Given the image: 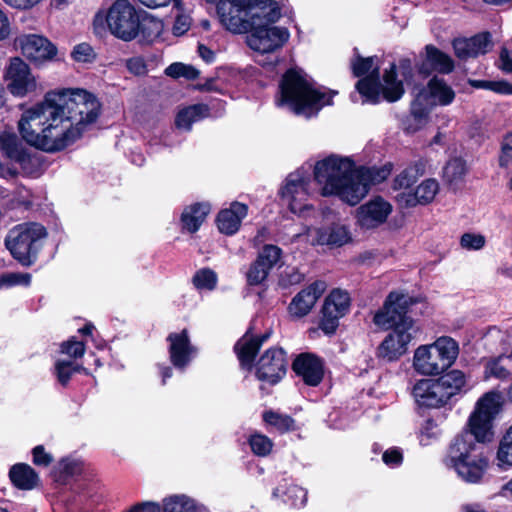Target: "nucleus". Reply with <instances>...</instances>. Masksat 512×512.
Returning <instances> with one entry per match:
<instances>
[{
    "label": "nucleus",
    "instance_id": "1",
    "mask_svg": "<svg viewBox=\"0 0 512 512\" xmlns=\"http://www.w3.org/2000/svg\"><path fill=\"white\" fill-rule=\"evenodd\" d=\"M502 403V395L497 391H489L479 398L468 419L469 431L458 435L447 450L443 464L466 483L481 482L488 469V458L476 442L492 439L493 421Z\"/></svg>",
    "mask_w": 512,
    "mask_h": 512
},
{
    "label": "nucleus",
    "instance_id": "2",
    "mask_svg": "<svg viewBox=\"0 0 512 512\" xmlns=\"http://www.w3.org/2000/svg\"><path fill=\"white\" fill-rule=\"evenodd\" d=\"M410 298L398 292H391L382 309L374 315V323L392 331L384 338L377 350V356L388 362L403 356L409 344L416 338L419 328L407 315Z\"/></svg>",
    "mask_w": 512,
    "mask_h": 512
},
{
    "label": "nucleus",
    "instance_id": "3",
    "mask_svg": "<svg viewBox=\"0 0 512 512\" xmlns=\"http://www.w3.org/2000/svg\"><path fill=\"white\" fill-rule=\"evenodd\" d=\"M336 94L337 91L315 84L302 69L291 68L281 79L275 102L278 107L309 119L331 105Z\"/></svg>",
    "mask_w": 512,
    "mask_h": 512
},
{
    "label": "nucleus",
    "instance_id": "4",
    "mask_svg": "<svg viewBox=\"0 0 512 512\" xmlns=\"http://www.w3.org/2000/svg\"><path fill=\"white\" fill-rule=\"evenodd\" d=\"M356 165L352 158L331 154L314 165L313 176L323 196H336L349 205L363 199L364 188L355 183Z\"/></svg>",
    "mask_w": 512,
    "mask_h": 512
},
{
    "label": "nucleus",
    "instance_id": "5",
    "mask_svg": "<svg viewBox=\"0 0 512 512\" xmlns=\"http://www.w3.org/2000/svg\"><path fill=\"white\" fill-rule=\"evenodd\" d=\"M217 14L228 31L242 34L251 28L273 26L281 18V8L275 0H220Z\"/></svg>",
    "mask_w": 512,
    "mask_h": 512
},
{
    "label": "nucleus",
    "instance_id": "6",
    "mask_svg": "<svg viewBox=\"0 0 512 512\" xmlns=\"http://www.w3.org/2000/svg\"><path fill=\"white\" fill-rule=\"evenodd\" d=\"M375 57L357 56L351 67L356 77L366 75L356 84V89L363 98V103H378L382 95L388 102L398 101L404 94L403 81L398 79L396 65L390 64L383 72L382 82L379 80V66Z\"/></svg>",
    "mask_w": 512,
    "mask_h": 512
},
{
    "label": "nucleus",
    "instance_id": "7",
    "mask_svg": "<svg viewBox=\"0 0 512 512\" xmlns=\"http://www.w3.org/2000/svg\"><path fill=\"white\" fill-rule=\"evenodd\" d=\"M101 105L91 92L81 88H66V146L79 139L96 122Z\"/></svg>",
    "mask_w": 512,
    "mask_h": 512
},
{
    "label": "nucleus",
    "instance_id": "8",
    "mask_svg": "<svg viewBox=\"0 0 512 512\" xmlns=\"http://www.w3.org/2000/svg\"><path fill=\"white\" fill-rule=\"evenodd\" d=\"M48 233L37 222H26L11 228L4 239V245L13 259L22 266H32L38 257Z\"/></svg>",
    "mask_w": 512,
    "mask_h": 512
},
{
    "label": "nucleus",
    "instance_id": "9",
    "mask_svg": "<svg viewBox=\"0 0 512 512\" xmlns=\"http://www.w3.org/2000/svg\"><path fill=\"white\" fill-rule=\"evenodd\" d=\"M93 26L97 34H102L108 28L115 37L130 41L138 34L139 20L128 0H116L107 11H99L95 15Z\"/></svg>",
    "mask_w": 512,
    "mask_h": 512
},
{
    "label": "nucleus",
    "instance_id": "10",
    "mask_svg": "<svg viewBox=\"0 0 512 512\" xmlns=\"http://www.w3.org/2000/svg\"><path fill=\"white\" fill-rule=\"evenodd\" d=\"M458 354V343L451 337L442 336L434 343L415 350L413 367L422 375H438L455 362Z\"/></svg>",
    "mask_w": 512,
    "mask_h": 512
},
{
    "label": "nucleus",
    "instance_id": "11",
    "mask_svg": "<svg viewBox=\"0 0 512 512\" xmlns=\"http://www.w3.org/2000/svg\"><path fill=\"white\" fill-rule=\"evenodd\" d=\"M64 108V90L48 92L44 100L26 109L18 122L22 138L31 146L51 120L50 113Z\"/></svg>",
    "mask_w": 512,
    "mask_h": 512
},
{
    "label": "nucleus",
    "instance_id": "12",
    "mask_svg": "<svg viewBox=\"0 0 512 512\" xmlns=\"http://www.w3.org/2000/svg\"><path fill=\"white\" fill-rule=\"evenodd\" d=\"M510 335L496 327L490 328L484 336L485 346L497 356L484 359L485 379L507 380L512 374V343Z\"/></svg>",
    "mask_w": 512,
    "mask_h": 512
},
{
    "label": "nucleus",
    "instance_id": "13",
    "mask_svg": "<svg viewBox=\"0 0 512 512\" xmlns=\"http://www.w3.org/2000/svg\"><path fill=\"white\" fill-rule=\"evenodd\" d=\"M311 186V175L305 168H299L290 173L282 185L279 194L281 200L288 206L289 210L299 215L307 217L313 211L309 204Z\"/></svg>",
    "mask_w": 512,
    "mask_h": 512
},
{
    "label": "nucleus",
    "instance_id": "14",
    "mask_svg": "<svg viewBox=\"0 0 512 512\" xmlns=\"http://www.w3.org/2000/svg\"><path fill=\"white\" fill-rule=\"evenodd\" d=\"M350 306L349 293L340 288L333 289L324 300L320 329L328 335L335 333L339 320L349 312Z\"/></svg>",
    "mask_w": 512,
    "mask_h": 512
},
{
    "label": "nucleus",
    "instance_id": "15",
    "mask_svg": "<svg viewBox=\"0 0 512 512\" xmlns=\"http://www.w3.org/2000/svg\"><path fill=\"white\" fill-rule=\"evenodd\" d=\"M247 36L248 46L260 54H272L281 49L289 40L290 32L285 27L269 26L251 28Z\"/></svg>",
    "mask_w": 512,
    "mask_h": 512
},
{
    "label": "nucleus",
    "instance_id": "16",
    "mask_svg": "<svg viewBox=\"0 0 512 512\" xmlns=\"http://www.w3.org/2000/svg\"><path fill=\"white\" fill-rule=\"evenodd\" d=\"M15 45L27 59L36 64L51 61L58 53L57 47L52 42L36 34L18 36L15 39Z\"/></svg>",
    "mask_w": 512,
    "mask_h": 512
},
{
    "label": "nucleus",
    "instance_id": "17",
    "mask_svg": "<svg viewBox=\"0 0 512 512\" xmlns=\"http://www.w3.org/2000/svg\"><path fill=\"white\" fill-rule=\"evenodd\" d=\"M393 211L392 204L381 196L371 198L358 207L357 223L365 229L377 228L385 223Z\"/></svg>",
    "mask_w": 512,
    "mask_h": 512
},
{
    "label": "nucleus",
    "instance_id": "18",
    "mask_svg": "<svg viewBox=\"0 0 512 512\" xmlns=\"http://www.w3.org/2000/svg\"><path fill=\"white\" fill-rule=\"evenodd\" d=\"M287 368L286 353L282 348H270L260 357L257 363V377L271 384L277 383Z\"/></svg>",
    "mask_w": 512,
    "mask_h": 512
},
{
    "label": "nucleus",
    "instance_id": "19",
    "mask_svg": "<svg viewBox=\"0 0 512 512\" xmlns=\"http://www.w3.org/2000/svg\"><path fill=\"white\" fill-rule=\"evenodd\" d=\"M169 357L172 365L184 371L197 355V348L192 345L186 329L171 333L168 338Z\"/></svg>",
    "mask_w": 512,
    "mask_h": 512
},
{
    "label": "nucleus",
    "instance_id": "20",
    "mask_svg": "<svg viewBox=\"0 0 512 512\" xmlns=\"http://www.w3.org/2000/svg\"><path fill=\"white\" fill-rule=\"evenodd\" d=\"M5 77L7 88L15 96H24L35 89V79L29 66L18 57L11 59Z\"/></svg>",
    "mask_w": 512,
    "mask_h": 512
},
{
    "label": "nucleus",
    "instance_id": "21",
    "mask_svg": "<svg viewBox=\"0 0 512 512\" xmlns=\"http://www.w3.org/2000/svg\"><path fill=\"white\" fill-rule=\"evenodd\" d=\"M51 120L41 130L38 139L32 146L53 152L64 147V109L50 113Z\"/></svg>",
    "mask_w": 512,
    "mask_h": 512
},
{
    "label": "nucleus",
    "instance_id": "22",
    "mask_svg": "<svg viewBox=\"0 0 512 512\" xmlns=\"http://www.w3.org/2000/svg\"><path fill=\"white\" fill-rule=\"evenodd\" d=\"M412 396L419 408L438 409L448 400L436 379H421L412 388Z\"/></svg>",
    "mask_w": 512,
    "mask_h": 512
},
{
    "label": "nucleus",
    "instance_id": "23",
    "mask_svg": "<svg viewBox=\"0 0 512 512\" xmlns=\"http://www.w3.org/2000/svg\"><path fill=\"white\" fill-rule=\"evenodd\" d=\"M326 287L324 281H315L298 292L289 304L290 315L294 318H302L309 314Z\"/></svg>",
    "mask_w": 512,
    "mask_h": 512
},
{
    "label": "nucleus",
    "instance_id": "24",
    "mask_svg": "<svg viewBox=\"0 0 512 512\" xmlns=\"http://www.w3.org/2000/svg\"><path fill=\"white\" fill-rule=\"evenodd\" d=\"M439 183L434 178L423 180L415 189L401 192L396 199L401 207L410 208L431 203L439 192Z\"/></svg>",
    "mask_w": 512,
    "mask_h": 512
},
{
    "label": "nucleus",
    "instance_id": "25",
    "mask_svg": "<svg viewBox=\"0 0 512 512\" xmlns=\"http://www.w3.org/2000/svg\"><path fill=\"white\" fill-rule=\"evenodd\" d=\"M417 95L426 101L432 108L435 106H448L455 99L452 87L442 78L433 77Z\"/></svg>",
    "mask_w": 512,
    "mask_h": 512
},
{
    "label": "nucleus",
    "instance_id": "26",
    "mask_svg": "<svg viewBox=\"0 0 512 512\" xmlns=\"http://www.w3.org/2000/svg\"><path fill=\"white\" fill-rule=\"evenodd\" d=\"M308 236L313 244L340 247L351 241L349 229L341 223H333L329 226L308 230Z\"/></svg>",
    "mask_w": 512,
    "mask_h": 512
},
{
    "label": "nucleus",
    "instance_id": "27",
    "mask_svg": "<svg viewBox=\"0 0 512 512\" xmlns=\"http://www.w3.org/2000/svg\"><path fill=\"white\" fill-rule=\"evenodd\" d=\"M492 47L488 32L477 34L471 38H458L453 42L455 54L460 59L477 57L487 53Z\"/></svg>",
    "mask_w": 512,
    "mask_h": 512
},
{
    "label": "nucleus",
    "instance_id": "28",
    "mask_svg": "<svg viewBox=\"0 0 512 512\" xmlns=\"http://www.w3.org/2000/svg\"><path fill=\"white\" fill-rule=\"evenodd\" d=\"M293 370L310 386H317L323 379L322 361L312 354H301L293 362Z\"/></svg>",
    "mask_w": 512,
    "mask_h": 512
},
{
    "label": "nucleus",
    "instance_id": "29",
    "mask_svg": "<svg viewBox=\"0 0 512 512\" xmlns=\"http://www.w3.org/2000/svg\"><path fill=\"white\" fill-rule=\"evenodd\" d=\"M248 214V206L240 202H232L228 208L222 209L216 223L219 231L225 235H234Z\"/></svg>",
    "mask_w": 512,
    "mask_h": 512
},
{
    "label": "nucleus",
    "instance_id": "30",
    "mask_svg": "<svg viewBox=\"0 0 512 512\" xmlns=\"http://www.w3.org/2000/svg\"><path fill=\"white\" fill-rule=\"evenodd\" d=\"M432 165L426 158H419L411 162L394 179V189L410 188L416 181L431 172Z\"/></svg>",
    "mask_w": 512,
    "mask_h": 512
},
{
    "label": "nucleus",
    "instance_id": "31",
    "mask_svg": "<svg viewBox=\"0 0 512 512\" xmlns=\"http://www.w3.org/2000/svg\"><path fill=\"white\" fill-rule=\"evenodd\" d=\"M392 168L391 163H387L381 167L356 166L355 183L363 186L365 190L363 198L368 194L372 185L379 184L389 177Z\"/></svg>",
    "mask_w": 512,
    "mask_h": 512
},
{
    "label": "nucleus",
    "instance_id": "32",
    "mask_svg": "<svg viewBox=\"0 0 512 512\" xmlns=\"http://www.w3.org/2000/svg\"><path fill=\"white\" fill-rule=\"evenodd\" d=\"M272 497L280 499L290 507L301 508L307 502V491L298 485L283 480L273 489Z\"/></svg>",
    "mask_w": 512,
    "mask_h": 512
},
{
    "label": "nucleus",
    "instance_id": "33",
    "mask_svg": "<svg viewBox=\"0 0 512 512\" xmlns=\"http://www.w3.org/2000/svg\"><path fill=\"white\" fill-rule=\"evenodd\" d=\"M0 151L8 159L24 166L29 161V155L21 140L14 132L0 133Z\"/></svg>",
    "mask_w": 512,
    "mask_h": 512
},
{
    "label": "nucleus",
    "instance_id": "34",
    "mask_svg": "<svg viewBox=\"0 0 512 512\" xmlns=\"http://www.w3.org/2000/svg\"><path fill=\"white\" fill-rule=\"evenodd\" d=\"M269 334L261 337L244 335L235 345V351L242 367L252 368L253 360L261 345L268 339Z\"/></svg>",
    "mask_w": 512,
    "mask_h": 512
},
{
    "label": "nucleus",
    "instance_id": "35",
    "mask_svg": "<svg viewBox=\"0 0 512 512\" xmlns=\"http://www.w3.org/2000/svg\"><path fill=\"white\" fill-rule=\"evenodd\" d=\"M9 478L20 490H32L40 484L38 473L26 463L14 464L9 470Z\"/></svg>",
    "mask_w": 512,
    "mask_h": 512
},
{
    "label": "nucleus",
    "instance_id": "36",
    "mask_svg": "<svg viewBox=\"0 0 512 512\" xmlns=\"http://www.w3.org/2000/svg\"><path fill=\"white\" fill-rule=\"evenodd\" d=\"M94 473L90 465L81 457L70 455L66 457V486L71 484V480L78 483V487H83L86 482L90 481Z\"/></svg>",
    "mask_w": 512,
    "mask_h": 512
},
{
    "label": "nucleus",
    "instance_id": "37",
    "mask_svg": "<svg viewBox=\"0 0 512 512\" xmlns=\"http://www.w3.org/2000/svg\"><path fill=\"white\" fill-rule=\"evenodd\" d=\"M210 212V206L207 203H195L186 207L181 215V223L184 230L194 233L205 221Z\"/></svg>",
    "mask_w": 512,
    "mask_h": 512
},
{
    "label": "nucleus",
    "instance_id": "38",
    "mask_svg": "<svg viewBox=\"0 0 512 512\" xmlns=\"http://www.w3.org/2000/svg\"><path fill=\"white\" fill-rule=\"evenodd\" d=\"M208 115V108L204 104H195L181 109L175 119L178 129L189 131L192 124L200 121Z\"/></svg>",
    "mask_w": 512,
    "mask_h": 512
},
{
    "label": "nucleus",
    "instance_id": "39",
    "mask_svg": "<svg viewBox=\"0 0 512 512\" xmlns=\"http://www.w3.org/2000/svg\"><path fill=\"white\" fill-rule=\"evenodd\" d=\"M467 172L466 161L461 157H453L443 168V179L449 186L457 187L463 183Z\"/></svg>",
    "mask_w": 512,
    "mask_h": 512
},
{
    "label": "nucleus",
    "instance_id": "40",
    "mask_svg": "<svg viewBox=\"0 0 512 512\" xmlns=\"http://www.w3.org/2000/svg\"><path fill=\"white\" fill-rule=\"evenodd\" d=\"M432 107L416 94L411 103L410 114L407 116L409 121H416V126L408 127V133H415L424 128L429 121V115Z\"/></svg>",
    "mask_w": 512,
    "mask_h": 512
},
{
    "label": "nucleus",
    "instance_id": "41",
    "mask_svg": "<svg viewBox=\"0 0 512 512\" xmlns=\"http://www.w3.org/2000/svg\"><path fill=\"white\" fill-rule=\"evenodd\" d=\"M436 380L448 401L460 393L466 385V376L460 370H452Z\"/></svg>",
    "mask_w": 512,
    "mask_h": 512
},
{
    "label": "nucleus",
    "instance_id": "42",
    "mask_svg": "<svg viewBox=\"0 0 512 512\" xmlns=\"http://www.w3.org/2000/svg\"><path fill=\"white\" fill-rule=\"evenodd\" d=\"M163 512H198V504L186 494H173L162 500Z\"/></svg>",
    "mask_w": 512,
    "mask_h": 512
},
{
    "label": "nucleus",
    "instance_id": "43",
    "mask_svg": "<svg viewBox=\"0 0 512 512\" xmlns=\"http://www.w3.org/2000/svg\"><path fill=\"white\" fill-rule=\"evenodd\" d=\"M85 353V341L79 340L76 336H71L66 341V357L73 358L74 363L69 362L66 359V377L75 372L84 371L82 364L78 363V360L83 357Z\"/></svg>",
    "mask_w": 512,
    "mask_h": 512
},
{
    "label": "nucleus",
    "instance_id": "44",
    "mask_svg": "<svg viewBox=\"0 0 512 512\" xmlns=\"http://www.w3.org/2000/svg\"><path fill=\"white\" fill-rule=\"evenodd\" d=\"M172 11L175 14L172 32L175 36H182L191 27V9L183 2V0H174Z\"/></svg>",
    "mask_w": 512,
    "mask_h": 512
},
{
    "label": "nucleus",
    "instance_id": "45",
    "mask_svg": "<svg viewBox=\"0 0 512 512\" xmlns=\"http://www.w3.org/2000/svg\"><path fill=\"white\" fill-rule=\"evenodd\" d=\"M426 60L434 70L440 73H450L454 68L451 57L433 46L426 47Z\"/></svg>",
    "mask_w": 512,
    "mask_h": 512
},
{
    "label": "nucleus",
    "instance_id": "46",
    "mask_svg": "<svg viewBox=\"0 0 512 512\" xmlns=\"http://www.w3.org/2000/svg\"><path fill=\"white\" fill-rule=\"evenodd\" d=\"M441 436L439 423L433 419H426L420 426L418 432V440L421 446H429L437 441Z\"/></svg>",
    "mask_w": 512,
    "mask_h": 512
},
{
    "label": "nucleus",
    "instance_id": "47",
    "mask_svg": "<svg viewBox=\"0 0 512 512\" xmlns=\"http://www.w3.org/2000/svg\"><path fill=\"white\" fill-rule=\"evenodd\" d=\"M192 283L199 291H212L217 286L218 276L212 269L202 268L196 271L192 278Z\"/></svg>",
    "mask_w": 512,
    "mask_h": 512
},
{
    "label": "nucleus",
    "instance_id": "48",
    "mask_svg": "<svg viewBox=\"0 0 512 512\" xmlns=\"http://www.w3.org/2000/svg\"><path fill=\"white\" fill-rule=\"evenodd\" d=\"M248 444L254 455L259 457L268 456L273 448L272 440L259 432H253L248 436Z\"/></svg>",
    "mask_w": 512,
    "mask_h": 512
},
{
    "label": "nucleus",
    "instance_id": "49",
    "mask_svg": "<svg viewBox=\"0 0 512 512\" xmlns=\"http://www.w3.org/2000/svg\"><path fill=\"white\" fill-rule=\"evenodd\" d=\"M263 420L281 433L295 429V421L290 416L275 411L265 412Z\"/></svg>",
    "mask_w": 512,
    "mask_h": 512
},
{
    "label": "nucleus",
    "instance_id": "50",
    "mask_svg": "<svg viewBox=\"0 0 512 512\" xmlns=\"http://www.w3.org/2000/svg\"><path fill=\"white\" fill-rule=\"evenodd\" d=\"M269 271L279 264L282 259V250L276 245H265L256 258Z\"/></svg>",
    "mask_w": 512,
    "mask_h": 512
},
{
    "label": "nucleus",
    "instance_id": "51",
    "mask_svg": "<svg viewBox=\"0 0 512 512\" xmlns=\"http://www.w3.org/2000/svg\"><path fill=\"white\" fill-rule=\"evenodd\" d=\"M499 465L512 466V426L507 430L500 441L497 451Z\"/></svg>",
    "mask_w": 512,
    "mask_h": 512
},
{
    "label": "nucleus",
    "instance_id": "52",
    "mask_svg": "<svg viewBox=\"0 0 512 512\" xmlns=\"http://www.w3.org/2000/svg\"><path fill=\"white\" fill-rule=\"evenodd\" d=\"M269 273L270 271L256 259L246 273L247 283L251 286L260 285L267 279Z\"/></svg>",
    "mask_w": 512,
    "mask_h": 512
},
{
    "label": "nucleus",
    "instance_id": "53",
    "mask_svg": "<svg viewBox=\"0 0 512 512\" xmlns=\"http://www.w3.org/2000/svg\"><path fill=\"white\" fill-rule=\"evenodd\" d=\"M486 245V238L480 233L467 232L460 237V246L468 251H478Z\"/></svg>",
    "mask_w": 512,
    "mask_h": 512
},
{
    "label": "nucleus",
    "instance_id": "54",
    "mask_svg": "<svg viewBox=\"0 0 512 512\" xmlns=\"http://www.w3.org/2000/svg\"><path fill=\"white\" fill-rule=\"evenodd\" d=\"M31 275L29 273L12 272L0 276V286L29 285Z\"/></svg>",
    "mask_w": 512,
    "mask_h": 512
},
{
    "label": "nucleus",
    "instance_id": "55",
    "mask_svg": "<svg viewBox=\"0 0 512 512\" xmlns=\"http://www.w3.org/2000/svg\"><path fill=\"white\" fill-rule=\"evenodd\" d=\"M71 57L78 63H90L94 60L95 53L89 44L81 43L74 47Z\"/></svg>",
    "mask_w": 512,
    "mask_h": 512
},
{
    "label": "nucleus",
    "instance_id": "56",
    "mask_svg": "<svg viewBox=\"0 0 512 512\" xmlns=\"http://www.w3.org/2000/svg\"><path fill=\"white\" fill-rule=\"evenodd\" d=\"M302 279V274L296 268L288 267L281 273L279 283L283 287H288L300 283Z\"/></svg>",
    "mask_w": 512,
    "mask_h": 512
},
{
    "label": "nucleus",
    "instance_id": "57",
    "mask_svg": "<svg viewBox=\"0 0 512 512\" xmlns=\"http://www.w3.org/2000/svg\"><path fill=\"white\" fill-rule=\"evenodd\" d=\"M512 162V133L506 135L502 141L499 164L508 167Z\"/></svg>",
    "mask_w": 512,
    "mask_h": 512
},
{
    "label": "nucleus",
    "instance_id": "58",
    "mask_svg": "<svg viewBox=\"0 0 512 512\" xmlns=\"http://www.w3.org/2000/svg\"><path fill=\"white\" fill-rule=\"evenodd\" d=\"M33 463L37 466L48 467L54 460L53 456L46 452L44 446L38 445L32 450Z\"/></svg>",
    "mask_w": 512,
    "mask_h": 512
},
{
    "label": "nucleus",
    "instance_id": "59",
    "mask_svg": "<svg viewBox=\"0 0 512 512\" xmlns=\"http://www.w3.org/2000/svg\"><path fill=\"white\" fill-rule=\"evenodd\" d=\"M382 460L391 468L398 467L402 464L403 454L398 448H389L383 453Z\"/></svg>",
    "mask_w": 512,
    "mask_h": 512
},
{
    "label": "nucleus",
    "instance_id": "60",
    "mask_svg": "<svg viewBox=\"0 0 512 512\" xmlns=\"http://www.w3.org/2000/svg\"><path fill=\"white\" fill-rule=\"evenodd\" d=\"M481 87L487 88L500 94H512V85L504 81L483 82Z\"/></svg>",
    "mask_w": 512,
    "mask_h": 512
},
{
    "label": "nucleus",
    "instance_id": "61",
    "mask_svg": "<svg viewBox=\"0 0 512 512\" xmlns=\"http://www.w3.org/2000/svg\"><path fill=\"white\" fill-rule=\"evenodd\" d=\"M127 69L135 75H143L146 73V64L143 58L133 57L127 60Z\"/></svg>",
    "mask_w": 512,
    "mask_h": 512
},
{
    "label": "nucleus",
    "instance_id": "62",
    "mask_svg": "<svg viewBox=\"0 0 512 512\" xmlns=\"http://www.w3.org/2000/svg\"><path fill=\"white\" fill-rule=\"evenodd\" d=\"M126 512H161V506L157 502L146 501L133 505Z\"/></svg>",
    "mask_w": 512,
    "mask_h": 512
},
{
    "label": "nucleus",
    "instance_id": "63",
    "mask_svg": "<svg viewBox=\"0 0 512 512\" xmlns=\"http://www.w3.org/2000/svg\"><path fill=\"white\" fill-rule=\"evenodd\" d=\"M198 53L199 56L206 62V63H212L215 60V52L205 46L204 44H199L198 46Z\"/></svg>",
    "mask_w": 512,
    "mask_h": 512
},
{
    "label": "nucleus",
    "instance_id": "64",
    "mask_svg": "<svg viewBox=\"0 0 512 512\" xmlns=\"http://www.w3.org/2000/svg\"><path fill=\"white\" fill-rule=\"evenodd\" d=\"M500 62L502 70L506 72L512 71V56L507 49H503L500 53Z\"/></svg>",
    "mask_w": 512,
    "mask_h": 512
}]
</instances>
